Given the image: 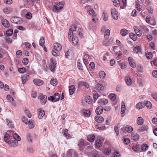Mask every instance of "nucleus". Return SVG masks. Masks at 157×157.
I'll list each match as a JSON object with an SVG mask.
<instances>
[{
    "instance_id": "e2e57ef3",
    "label": "nucleus",
    "mask_w": 157,
    "mask_h": 157,
    "mask_svg": "<svg viewBox=\"0 0 157 157\" xmlns=\"http://www.w3.org/2000/svg\"><path fill=\"white\" fill-rule=\"evenodd\" d=\"M148 146L147 144L143 145L141 147V149L143 151H145L148 148Z\"/></svg>"
},
{
    "instance_id": "5701e85b",
    "label": "nucleus",
    "mask_w": 157,
    "mask_h": 157,
    "mask_svg": "<svg viewBox=\"0 0 157 157\" xmlns=\"http://www.w3.org/2000/svg\"><path fill=\"white\" fill-rule=\"evenodd\" d=\"M144 123V120L141 117H140L137 118V123L138 125H142Z\"/></svg>"
},
{
    "instance_id": "b1692460",
    "label": "nucleus",
    "mask_w": 157,
    "mask_h": 157,
    "mask_svg": "<svg viewBox=\"0 0 157 157\" xmlns=\"http://www.w3.org/2000/svg\"><path fill=\"white\" fill-rule=\"evenodd\" d=\"M128 31L125 29H121L120 31V33L123 36H124L128 34Z\"/></svg>"
},
{
    "instance_id": "6ab92c4d",
    "label": "nucleus",
    "mask_w": 157,
    "mask_h": 157,
    "mask_svg": "<svg viewBox=\"0 0 157 157\" xmlns=\"http://www.w3.org/2000/svg\"><path fill=\"white\" fill-rule=\"evenodd\" d=\"M95 117V121L98 123H101L104 121L103 117L101 116H96Z\"/></svg>"
},
{
    "instance_id": "4468645a",
    "label": "nucleus",
    "mask_w": 157,
    "mask_h": 157,
    "mask_svg": "<svg viewBox=\"0 0 157 157\" xmlns=\"http://www.w3.org/2000/svg\"><path fill=\"white\" fill-rule=\"evenodd\" d=\"M108 102V101L107 99L105 98L100 99L98 101V103L101 105H106Z\"/></svg>"
},
{
    "instance_id": "72a5a7b5",
    "label": "nucleus",
    "mask_w": 157,
    "mask_h": 157,
    "mask_svg": "<svg viewBox=\"0 0 157 157\" xmlns=\"http://www.w3.org/2000/svg\"><path fill=\"white\" fill-rule=\"evenodd\" d=\"M143 103L144 104L145 106H146L147 108L149 109H151V108L152 104L150 101H145Z\"/></svg>"
},
{
    "instance_id": "2eb2a0df",
    "label": "nucleus",
    "mask_w": 157,
    "mask_h": 157,
    "mask_svg": "<svg viewBox=\"0 0 157 157\" xmlns=\"http://www.w3.org/2000/svg\"><path fill=\"white\" fill-rule=\"evenodd\" d=\"M18 144V142L15 140H12L9 142V145L12 147H17Z\"/></svg>"
},
{
    "instance_id": "39448f33",
    "label": "nucleus",
    "mask_w": 157,
    "mask_h": 157,
    "mask_svg": "<svg viewBox=\"0 0 157 157\" xmlns=\"http://www.w3.org/2000/svg\"><path fill=\"white\" fill-rule=\"evenodd\" d=\"M38 98L40 100L42 104L44 105L46 103L47 101V97L46 96L40 94L39 95Z\"/></svg>"
},
{
    "instance_id": "bb28decb",
    "label": "nucleus",
    "mask_w": 157,
    "mask_h": 157,
    "mask_svg": "<svg viewBox=\"0 0 157 157\" xmlns=\"http://www.w3.org/2000/svg\"><path fill=\"white\" fill-rule=\"evenodd\" d=\"M131 137L132 139L135 141L139 139V135L137 133H132Z\"/></svg>"
},
{
    "instance_id": "dca6fc26",
    "label": "nucleus",
    "mask_w": 157,
    "mask_h": 157,
    "mask_svg": "<svg viewBox=\"0 0 157 157\" xmlns=\"http://www.w3.org/2000/svg\"><path fill=\"white\" fill-rule=\"evenodd\" d=\"M71 39L72 41V44L73 45L75 46L78 44V39L77 36H72Z\"/></svg>"
},
{
    "instance_id": "a878e982",
    "label": "nucleus",
    "mask_w": 157,
    "mask_h": 157,
    "mask_svg": "<svg viewBox=\"0 0 157 157\" xmlns=\"http://www.w3.org/2000/svg\"><path fill=\"white\" fill-rule=\"evenodd\" d=\"M69 90L70 94L71 95L73 94L75 90V86L74 85H71V86H70Z\"/></svg>"
},
{
    "instance_id": "f03ea898",
    "label": "nucleus",
    "mask_w": 157,
    "mask_h": 157,
    "mask_svg": "<svg viewBox=\"0 0 157 157\" xmlns=\"http://www.w3.org/2000/svg\"><path fill=\"white\" fill-rule=\"evenodd\" d=\"M10 21L13 23L18 25L21 24L22 22L21 19L18 17H11Z\"/></svg>"
},
{
    "instance_id": "58836bf2",
    "label": "nucleus",
    "mask_w": 157,
    "mask_h": 157,
    "mask_svg": "<svg viewBox=\"0 0 157 157\" xmlns=\"http://www.w3.org/2000/svg\"><path fill=\"white\" fill-rule=\"evenodd\" d=\"M111 150L109 147H108L107 148H105L104 151V153L106 155H109L111 152Z\"/></svg>"
},
{
    "instance_id": "0e129e2a",
    "label": "nucleus",
    "mask_w": 157,
    "mask_h": 157,
    "mask_svg": "<svg viewBox=\"0 0 157 157\" xmlns=\"http://www.w3.org/2000/svg\"><path fill=\"white\" fill-rule=\"evenodd\" d=\"M29 128L30 129L34 127V125L33 123L32 122V120H30L29 121Z\"/></svg>"
},
{
    "instance_id": "aec40b11",
    "label": "nucleus",
    "mask_w": 157,
    "mask_h": 157,
    "mask_svg": "<svg viewBox=\"0 0 157 157\" xmlns=\"http://www.w3.org/2000/svg\"><path fill=\"white\" fill-rule=\"evenodd\" d=\"M148 129V126L147 125H144L140 127L138 129V130L140 132H144L147 131Z\"/></svg>"
},
{
    "instance_id": "4d7b16f0",
    "label": "nucleus",
    "mask_w": 157,
    "mask_h": 157,
    "mask_svg": "<svg viewBox=\"0 0 157 157\" xmlns=\"http://www.w3.org/2000/svg\"><path fill=\"white\" fill-rule=\"evenodd\" d=\"M140 149V147L138 145H136L135 146H133L132 149L135 151H139Z\"/></svg>"
},
{
    "instance_id": "864d4df0",
    "label": "nucleus",
    "mask_w": 157,
    "mask_h": 157,
    "mask_svg": "<svg viewBox=\"0 0 157 157\" xmlns=\"http://www.w3.org/2000/svg\"><path fill=\"white\" fill-rule=\"evenodd\" d=\"M110 34V31L109 29L106 30L105 34V38L108 39Z\"/></svg>"
},
{
    "instance_id": "4be33fe9",
    "label": "nucleus",
    "mask_w": 157,
    "mask_h": 157,
    "mask_svg": "<svg viewBox=\"0 0 157 157\" xmlns=\"http://www.w3.org/2000/svg\"><path fill=\"white\" fill-rule=\"evenodd\" d=\"M145 106V105L142 102H140L136 105V108L138 109H142Z\"/></svg>"
},
{
    "instance_id": "423d86ee",
    "label": "nucleus",
    "mask_w": 157,
    "mask_h": 157,
    "mask_svg": "<svg viewBox=\"0 0 157 157\" xmlns=\"http://www.w3.org/2000/svg\"><path fill=\"white\" fill-rule=\"evenodd\" d=\"M116 9L114 8H112L111 9V13L113 18L117 20L118 18V15L117 13Z\"/></svg>"
},
{
    "instance_id": "20e7f679",
    "label": "nucleus",
    "mask_w": 157,
    "mask_h": 157,
    "mask_svg": "<svg viewBox=\"0 0 157 157\" xmlns=\"http://www.w3.org/2000/svg\"><path fill=\"white\" fill-rule=\"evenodd\" d=\"M69 29V32L68 33V36L70 39H71L73 36V32L76 30V26L75 25L73 24Z\"/></svg>"
},
{
    "instance_id": "603ef678",
    "label": "nucleus",
    "mask_w": 157,
    "mask_h": 157,
    "mask_svg": "<svg viewBox=\"0 0 157 157\" xmlns=\"http://www.w3.org/2000/svg\"><path fill=\"white\" fill-rule=\"evenodd\" d=\"M68 132V130L67 129H65L63 131V134L67 138H68L70 136Z\"/></svg>"
},
{
    "instance_id": "9b49d317",
    "label": "nucleus",
    "mask_w": 157,
    "mask_h": 157,
    "mask_svg": "<svg viewBox=\"0 0 157 157\" xmlns=\"http://www.w3.org/2000/svg\"><path fill=\"white\" fill-rule=\"evenodd\" d=\"M38 117L39 119H41L45 114L44 110L41 109H38Z\"/></svg>"
},
{
    "instance_id": "2f4dec72",
    "label": "nucleus",
    "mask_w": 157,
    "mask_h": 157,
    "mask_svg": "<svg viewBox=\"0 0 157 157\" xmlns=\"http://www.w3.org/2000/svg\"><path fill=\"white\" fill-rule=\"evenodd\" d=\"M95 139V136L93 134L89 135L87 136V140L90 142L94 141Z\"/></svg>"
},
{
    "instance_id": "9d476101",
    "label": "nucleus",
    "mask_w": 157,
    "mask_h": 157,
    "mask_svg": "<svg viewBox=\"0 0 157 157\" xmlns=\"http://www.w3.org/2000/svg\"><path fill=\"white\" fill-rule=\"evenodd\" d=\"M103 110V108L102 106L100 105L98 106L96 109L95 112L97 115H100L102 113Z\"/></svg>"
},
{
    "instance_id": "5fc2aeb1",
    "label": "nucleus",
    "mask_w": 157,
    "mask_h": 157,
    "mask_svg": "<svg viewBox=\"0 0 157 157\" xmlns=\"http://www.w3.org/2000/svg\"><path fill=\"white\" fill-rule=\"evenodd\" d=\"M18 72L21 73H23L26 71V69L25 67H22L21 68H18Z\"/></svg>"
},
{
    "instance_id": "338daca9",
    "label": "nucleus",
    "mask_w": 157,
    "mask_h": 157,
    "mask_svg": "<svg viewBox=\"0 0 157 157\" xmlns=\"http://www.w3.org/2000/svg\"><path fill=\"white\" fill-rule=\"evenodd\" d=\"M6 42L8 44H11L12 42V40L10 38L7 37L5 39Z\"/></svg>"
},
{
    "instance_id": "f3484780",
    "label": "nucleus",
    "mask_w": 157,
    "mask_h": 157,
    "mask_svg": "<svg viewBox=\"0 0 157 157\" xmlns=\"http://www.w3.org/2000/svg\"><path fill=\"white\" fill-rule=\"evenodd\" d=\"M128 62L130 66L133 68L136 67V64L134 62L133 59L131 57H129L128 59Z\"/></svg>"
},
{
    "instance_id": "473e14b6",
    "label": "nucleus",
    "mask_w": 157,
    "mask_h": 157,
    "mask_svg": "<svg viewBox=\"0 0 157 157\" xmlns=\"http://www.w3.org/2000/svg\"><path fill=\"white\" fill-rule=\"evenodd\" d=\"M60 97V95L59 93H56L54 94V97L55 101H59Z\"/></svg>"
},
{
    "instance_id": "37998d69",
    "label": "nucleus",
    "mask_w": 157,
    "mask_h": 157,
    "mask_svg": "<svg viewBox=\"0 0 157 157\" xmlns=\"http://www.w3.org/2000/svg\"><path fill=\"white\" fill-rule=\"evenodd\" d=\"M13 30L12 29H11L7 30L6 31V34L7 36H11L13 34Z\"/></svg>"
},
{
    "instance_id": "69168bd1",
    "label": "nucleus",
    "mask_w": 157,
    "mask_h": 157,
    "mask_svg": "<svg viewBox=\"0 0 157 157\" xmlns=\"http://www.w3.org/2000/svg\"><path fill=\"white\" fill-rule=\"evenodd\" d=\"M122 55L121 52L119 51L118 52H117L116 54V56H117L116 57L117 59V60H119L120 59L119 57Z\"/></svg>"
},
{
    "instance_id": "f704fd0d",
    "label": "nucleus",
    "mask_w": 157,
    "mask_h": 157,
    "mask_svg": "<svg viewBox=\"0 0 157 157\" xmlns=\"http://www.w3.org/2000/svg\"><path fill=\"white\" fill-rule=\"evenodd\" d=\"M103 19L105 21H106L108 19V14L105 12H104L102 13Z\"/></svg>"
},
{
    "instance_id": "cd10ccee",
    "label": "nucleus",
    "mask_w": 157,
    "mask_h": 157,
    "mask_svg": "<svg viewBox=\"0 0 157 157\" xmlns=\"http://www.w3.org/2000/svg\"><path fill=\"white\" fill-rule=\"evenodd\" d=\"M126 110L124 102L122 101L121 105V113L122 114H123L125 112Z\"/></svg>"
},
{
    "instance_id": "ddd939ff",
    "label": "nucleus",
    "mask_w": 157,
    "mask_h": 157,
    "mask_svg": "<svg viewBox=\"0 0 157 157\" xmlns=\"http://www.w3.org/2000/svg\"><path fill=\"white\" fill-rule=\"evenodd\" d=\"M134 31L137 35L139 36H140L142 35V32L139 29L138 27L136 26H134Z\"/></svg>"
},
{
    "instance_id": "bf43d9fd",
    "label": "nucleus",
    "mask_w": 157,
    "mask_h": 157,
    "mask_svg": "<svg viewBox=\"0 0 157 157\" xmlns=\"http://www.w3.org/2000/svg\"><path fill=\"white\" fill-rule=\"evenodd\" d=\"M147 10L149 13L150 14H152L153 13L152 8L150 6H148L147 7Z\"/></svg>"
},
{
    "instance_id": "a211bd4d",
    "label": "nucleus",
    "mask_w": 157,
    "mask_h": 157,
    "mask_svg": "<svg viewBox=\"0 0 157 157\" xmlns=\"http://www.w3.org/2000/svg\"><path fill=\"white\" fill-rule=\"evenodd\" d=\"M103 140H102L98 139L95 142L96 146L97 147H101L103 144Z\"/></svg>"
},
{
    "instance_id": "a18cd8bd",
    "label": "nucleus",
    "mask_w": 157,
    "mask_h": 157,
    "mask_svg": "<svg viewBox=\"0 0 157 157\" xmlns=\"http://www.w3.org/2000/svg\"><path fill=\"white\" fill-rule=\"evenodd\" d=\"M125 81L128 85H131L132 82L131 79L129 77H127L125 79Z\"/></svg>"
},
{
    "instance_id": "a19ab883",
    "label": "nucleus",
    "mask_w": 157,
    "mask_h": 157,
    "mask_svg": "<svg viewBox=\"0 0 157 157\" xmlns=\"http://www.w3.org/2000/svg\"><path fill=\"white\" fill-rule=\"evenodd\" d=\"M13 137L17 141H20L21 140V138L16 133H15L13 135Z\"/></svg>"
},
{
    "instance_id": "c85d7f7f",
    "label": "nucleus",
    "mask_w": 157,
    "mask_h": 157,
    "mask_svg": "<svg viewBox=\"0 0 157 157\" xmlns=\"http://www.w3.org/2000/svg\"><path fill=\"white\" fill-rule=\"evenodd\" d=\"M125 130L128 132H131L133 130V128L129 125H126L124 128Z\"/></svg>"
},
{
    "instance_id": "412c9836",
    "label": "nucleus",
    "mask_w": 157,
    "mask_h": 157,
    "mask_svg": "<svg viewBox=\"0 0 157 157\" xmlns=\"http://www.w3.org/2000/svg\"><path fill=\"white\" fill-rule=\"evenodd\" d=\"M3 11L5 13L8 14L13 12V9L6 7L3 9Z\"/></svg>"
},
{
    "instance_id": "c9c22d12",
    "label": "nucleus",
    "mask_w": 157,
    "mask_h": 157,
    "mask_svg": "<svg viewBox=\"0 0 157 157\" xmlns=\"http://www.w3.org/2000/svg\"><path fill=\"white\" fill-rule=\"evenodd\" d=\"M129 37L133 40H136L137 39L136 36L133 33H129Z\"/></svg>"
},
{
    "instance_id": "09e8293b",
    "label": "nucleus",
    "mask_w": 157,
    "mask_h": 157,
    "mask_svg": "<svg viewBox=\"0 0 157 157\" xmlns=\"http://www.w3.org/2000/svg\"><path fill=\"white\" fill-rule=\"evenodd\" d=\"M6 98L11 103H13V101H14L13 98L9 94L7 95Z\"/></svg>"
},
{
    "instance_id": "de8ad7c7",
    "label": "nucleus",
    "mask_w": 157,
    "mask_h": 157,
    "mask_svg": "<svg viewBox=\"0 0 157 157\" xmlns=\"http://www.w3.org/2000/svg\"><path fill=\"white\" fill-rule=\"evenodd\" d=\"M140 51V48L139 46H136L134 48L133 52L134 53H138Z\"/></svg>"
},
{
    "instance_id": "c756f323",
    "label": "nucleus",
    "mask_w": 157,
    "mask_h": 157,
    "mask_svg": "<svg viewBox=\"0 0 157 157\" xmlns=\"http://www.w3.org/2000/svg\"><path fill=\"white\" fill-rule=\"evenodd\" d=\"M6 121L7 123V125L10 128H12L14 127V125L12 121H10L8 119H6Z\"/></svg>"
},
{
    "instance_id": "ea45409f",
    "label": "nucleus",
    "mask_w": 157,
    "mask_h": 157,
    "mask_svg": "<svg viewBox=\"0 0 157 157\" xmlns=\"http://www.w3.org/2000/svg\"><path fill=\"white\" fill-rule=\"evenodd\" d=\"M50 83L53 86H56L57 84V79H52L50 81Z\"/></svg>"
},
{
    "instance_id": "680f3d73",
    "label": "nucleus",
    "mask_w": 157,
    "mask_h": 157,
    "mask_svg": "<svg viewBox=\"0 0 157 157\" xmlns=\"http://www.w3.org/2000/svg\"><path fill=\"white\" fill-rule=\"evenodd\" d=\"M124 143L126 144H128L130 142V140L128 138H125L123 139Z\"/></svg>"
},
{
    "instance_id": "7c9ffc66",
    "label": "nucleus",
    "mask_w": 157,
    "mask_h": 157,
    "mask_svg": "<svg viewBox=\"0 0 157 157\" xmlns=\"http://www.w3.org/2000/svg\"><path fill=\"white\" fill-rule=\"evenodd\" d=\"M84 140L83 139H80L78 144V145L79 147L80 150H82L81 147L84 145Z\"/></svg>"
},
{
    "instance_id": "6e6552de",
    "label": "nucleus",
    "mask_w": 157,
    "mask_h": 157,
    "mask_svg": "<svg viewBox=\"0 0 157 157\" xmlns=\"http://www.w3.org/2000/svg\"><path fill=\"white\" fill-rule=\"evenodd\" d=\"M33 82L36 86H40L43 84L44 82L40 79L36 78L33 80Z\"/></svg>"
},
{
    "instance_id": "0eeeda50",
    "label": "nucleus",
    "mask_w": 157,
    "mask_h": 157,
    "mask_svg": "<svg viewBox=\"0 0 157 157\" xmlns=\"http://www.w3.org/2000/svg\"><path fill=\"white\" fill-rule=\"evenodd\" d=\"M62 48V46L59 43H56L53 44V48L54 50L59 51Z\"/></svg>"
},
{
    "instance_id": "4c0bfd02",
    "label": "nucleus",
    "mask_w": 157,
    "mask_h": 157,
    "mask_svg": "<svg viewBox=\"0 0 157 157\" xmlns=\"http://www.w3.org/2000/svg\"><path fill=\"white\" fill-rule=\"evenodd\" d=\"M99 75L100 78L102 79H103L105 77L106 74L104 71H101L99 73Z\"/></svg>"
},
{
    "instance_id": "052dcab7",
    "label": "nucleus",
    "mask_w": 157,
    "mask_h": 157,
    "mask_svg": "<svg viewBox=\"0 0 157 157\" xmlns=\"http://www.w3.org/2000/svg\"><path fill=\"white\" fill-rule=\"evenodd\" d=\"M25 17L28 19H30L32 17V14L30 12H28L26 14Z\"/></svg>"
},
{
    "instance_id": "c03bdc74",
    "label": "nucleus",
    "mask_w": 157,
    "mask_h": 157,
    "mask_svg": "<svg viewBox=\"0 0 157 157\" xmlns=\"http://www.w3.org/2000/svg\"><path fill=\"white\" fill-rule=\"evenodd\" d=\"M52 53L53 56H58L59 55V51L54 50V49L52 51Z\"/></svg>"
},
{
    "instance_id": "e433bc0d",
    "label": "nucleus",
    "mask_w": 157,
    "mask_h": 157,
    "mask_svg": "<svg viewBox=\"0 0 157 157\" xmlns=\"http://www.w3.org/2000/svg\"><path fill=\"white\" fill-rule=\"evenodd\" d=\"M93 92L94 98V101L96 100L99 97L98 93L96 91H94Z\"/></svg>"
},
{
    "instance_id": "393cba45",
    "label": "nucleus",
    "mask_w": 157,
    "mask_h": 157,
    "mask_svg": "<svg viewBox=\"0 0 157 157\" xmlns=\"http://www.w3.org/2000/svg\"><path fill=\"white\" fill-rule=\"evenodd\" d=\"M96 89L99 91H101L104 89V86L100 84H98L96 86Z\"/></svg>"
},
{
    "instance_id": "f257e3e1",
    "label": "nucleus",
    "mask_w": 157,
    "mask_h": 157,
    "mask_svg": "<svg viewBox=\"0 0 157 157\" xmlns=\"http://www.w3.org/2000/svg\"><path fill=\"white\" fill-rule=\"evenodd\" d=\"M63 6V5L62 2L58 3L53 7L52 11L56 13L59 12L60 10L62 9Z\"/></svg>"
},
{
    "instance_id": "49530a36",
    "label": "nucleus",
    "mask_w": 157,
    "mask_h": 157,
    "mask_svg": "<svg viewBox=\"0 0 157 157\" xmlns=\"http://www.w3.org/2000/svg\"><path fill=\"white\" fill-rule=\"evenodd\" d=\"M44 40L43 37H42L40 38L39 40L40 45L41 46H43L44 45Z\"/></svg>"
},
{
    "instance_id": "7ed1b4c3",
    "label": "nucleus",
    "mask_w": 157,
    "mask_h": 157,
    "mask_svg": "<svg viewBox=\"0 0 157 157\" xmlns=\"http://www.w3.org/2000/svg\"><path fill=\"white\" fill-rule=\"evenodd\" d=\"M50 61V63L49 66V68L51 71L54 72L56 68V61L52 58L51 59Z\"/></svg>"
},
{
    "instance_id": "6e6d98bb",
    "label": "nucleus",
    "mask_w": 157,
    "mask_h": 157,
    "mask_svg": "<svg viewBox=\"0 0 157 157\" xmlns=\"http://www.w3.org/2000/svg\"><path fill=\"white\" fill-rule=\"evenodd\" d=\"M87 11L88 13H89L90 15L93 16L96 15L94 13V11L92 9H89Z\"/></svg>"
},
{
    "instance_id": "1a4fd4ad",
    "label": "nucleus",
    "mask_w": 157,
    "mask_h": 157,
    "mask_svg": "<svg viewBox=\"0 0 157 157\" xmlns=\"http://www.w3.org/2000/svg\"><path fill=\"white\" fill-rule=\"evenodd\" d=\"M2 25L6 28H8L10 26V24L8 21L5 19H2L1 21Z\"/></svg>"
},
{
    "instance_id": "79ce46f5",
    "label": "nucleus",
    "mask_w": 157,
    "mask_h": 157,
    "mask_svg": "<svg viewBox=\"0 0 157 157\" xmlns=\"http://www.w3.org/2000/svg\"><path fill=\"white\" fill-rule=\"evenodd\" d=\"M77 66L78 68L81 70H83V67L82 64L81 63L80 60H78L77 62Z\"/></svg>"
},
{
    "instance_id": "8fccbe9b",
    "label": "nucleus",
    "mask_w": 157,
    "mask_h": 157,
    "mask_svg": "<svg viewBox=\"0 0 157 157\" xmlns=\"http://www.w3.org/2000/svg\"><path fill=\"white\" fill-rule=\"evenodd\" d=\"M10 137V136L8 134H6L5 135L4 137V141L6 142H9V137Z\"/></svg>"
},
{
    "instance_id": "3c124183",
    "label": "nucleus",
    "mask_w": 157,
    "mask_h": 157,
    "mask_svg": "<svg viewBox=\"0 0 157 157\" xmlns=\"http://www.w3.org/2000/svg\"><path fill=\"white\" fill-rule=\"evenodd\" d=\"M84 114L85 117H89L91 114V112L89 110H86L84 112Z\"/></svg>"
},
{
    "instance_id": "774afa93",
    "label": "nucleus",
    "mask_w": 157,
    "mask_h": 157,
    "mask_svg": "<svg viewBox=\"0 0 157 157\" xmlns=\"http://www.w3.org/2000/svg\"><path fill=\"white\" fill-rule=\"evenodd\" d=\"M151 96L157 101V93H154L151 94Z\"/></svg>"
},
{
    "instance_id": "13d9d810",
    "label": "nucleus",
    "mask_w": 157,
    "mask_h": 157,
    "mask_svg": "<svg viewBox=\"0 0 157 157\" xmlns=\"http://www.w3.org/2000/svg\"><path fill=\"white\" fill-rule=\"evenodd\" d=\"M89 68L92 70H94L95 69L94 63L93 62H91L89 65Z\"/></svg>"
},
{
    "instance_id": "f8f14e48",
    "label": "nucleus",
    "mask_w": 157,
    "mask_h": 157,
    "mask_svg": "<svg viewBox=\"0 0 157 157\" xmlns=\"http://www.w3.org/2000/svg\"><path fill=\"white\" fill-rule=\"evenodd\" d=\"M29 78V76L27 75H25L21 77L22 83L24 84Z\"/></svg>"
}]
</instances>
